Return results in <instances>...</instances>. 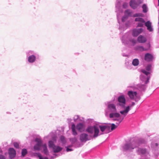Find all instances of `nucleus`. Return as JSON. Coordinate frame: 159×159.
<instances>
[{
	"label": "nucleus",
	"instance_id": "nucleus-1",
	"mask_svg": "<svg viewBox=\"0 0 159 159\" xmlns=\"http://www.w3.org/2000/svg\"><path fill=\"white\" fill-rule=\"evenodd\" d=\"M107 110L110 113L109 117L111 118H116L114 120L118 121V124L120 123L123 120L124 117L127 115L130 110L129 106L126 107L124 110L120 111L118 110V106L116 103L112 101L108 102L107 104Z\"/></svg>",
	"mask_w": 159,
	"mask_h": 159
},
{
	"label": "nucleus",
	"instance_id": "nucleus-2",
	"mask_svg": "<svg viewBox=\"0 0 159 159\" xmlns=\"http://www.w3.org/2000/svg\"><path fill=\"white\" fill-rule=\"evenodd\" d=\"M99 129H100L101 131L104 132V133H108L110 132V127L107 125L89 126L86 129V131L89 134H93V137L96 138L102 134V133L99 134Z\"/></svg>",
	"mask_w": 159,
	"mask_h": 159
},
{
	"label": "nucleus",
	"instance_id": "nucleus-3",
	"mask_svg": "<svg viewBox=\"0 0 159 159\" xmlns=\"http://www.w3.org/2000/svg\"><path fill=\"white\" fill-rule=\"evenodd\" d=\"M146 143V141L144 139H140L138 143L135 141L131 140L122 146V150L124 151L131 152L138 146L143 144H145Z\"/></svg>",
	"mask_w": 159,
	"mask_h": 159
},
{
	"label": "nucleus",
	"instance_id": "nucleus-4",
	"mask_svg": "<svg viewBox=\"0 0 159 159\" xmlns=\"http://www.w3.org/2000/svg\"><path fill=\"white\" fill-rule=\"evenodd\" d=\"M46 138L49 139H51L48 141V147L52 149L54 152H58L62 150V148L59 146H56L54 144L56 141V136L54 133H50Z\"/></svg>",
	"mask_w": 159,
	"mask_h": 159
},
{
	"label": "nucleus",
	"instance_id": "nucleus-5",
	"mask_svg": "<svg viewBox=\"0 0 159 159\" xmlns=\"http://www.w3.org/2000/svg\"><path fill=\"white\" fill-rule=\"evenodd\" d=\"M152 69V65L148 64L146 67V70H141L142 73L140 76V79L144 84H146L149 82L150 77L151 71Z\"/></svg>",
	"mask_w": 159,
	"mask_h": 159
},
{
	"label": "nucleus",
	"instance_id": "nucleus-6",
	"mask_svg": "<svg viewBox=\"0 0 159 159\" xmlns=\"http://www.w3.org/2000/svg\"><path fill=\"white\" fill-rule=\"evenodd\" d=\"M35 141L36 143L33 148L34 151H39L42 149L43 152L45 154L47 155L48 154V152L46 143H43L42 140L39 138H36Z\"/></svg>",
	"mask_w": 159,
	"mask_h": 159
},
{
	"label": "nucleus",
	"instance_id": "nucleus-7",
	"mask_svg": "<svg viewBox=\"0 0 159 159\" xmlns=\"http://www.w3.org/2000/svg\"><path fill=\"white\" fill-rule=\"evenodd\" d=\"M27 62L28 63L32 64L35 63L38 59L39 54L34 50H29L26 52Z\"/></svg>",
	"mask_w": 159,
	"mask_h": 159
},
{
	"label": "nucleus",
	"instance_id": "nucleus-8",
	"mask_svg": "<svg viewBox=\"0 0 159 159\" xmlns=\"http://www.w3.org/2000/svg\"><path fill=\"white\" fill-rule=\"evenodd\" d=\"M122 43L125 45L129 46H134L137 42L136 40L131 37L129 33H127L124 35L121 38Z\"/></svg>",
	"mask_w": 159,
	"mask_h": 159
},
{
	"label": "nucleus",
	"instance_id": "nucleus-9",
	"mask_svg": "<svg viewBox=\"0 0 159 159\" xmlns=\"http://www.w3.org/2000/svg\"><path fill=\"white\" fill-rule=\"evenodd\" d=\"M124 13L125 15L122 19V23L121 24H120L119 27V29L121 31H124L126 30L127 28L130 25L129 22H126L125 24H124V23L127 20L128 17L131 16V10L129 9H127L125 11Z\"/></svg>",
	"mask_w": 159,
	"mask_h": 159
},
{
	"label": "nucleus",
	"instance_id": "nucleus-10",
	"mask_svg": "<svg viewBox=\"0 0 159 159\" xmlns=\"http://www.w3.org/2000/svg\"><path fill=\"white\" fill-rule=\"evenodd\" d=\"M85 127V126L84 123H78L76 126H75L74 123H72L71 125V129L72 134L75 136L77 135V133L76 130V129L78 131L80 132H82L84 130Z\"/></svg>",
	"mask_w": 159,
	"mask_h": 159
},
{
	"label": "nucleus",
	"instance_id": "nucleus-11",
	"mask_svg": "<svg viewBox=\"0 0 159 159\" xmlns=\"http://www.w3.org/2000/svg\"><path fill=\"white\" fill-rule=\"evenodd\" d=\"M127 94L131 99L136 102L138 101L140 99L139 93L136 91L130 90L128 91Z\"/></svg>",
	"mask_w": 159,
	"mask_h": 159
},
{
	"label": "nucleus",
	"instance_id": "nucleus-12",
	"mask_svg": "<svg viewBox=\"0 0 159 159\" xmlns=\"http://www.w3.org/2000/svg\"><path fill=\"white\" fill-rule=\"evenodd\" d=\"M121 3L120 0H116L115 4V11L117 13V16L118 18V21L119 23V19L121 14L123 13V11L120 9Z\"/></svg>",
	"mask_w": 159,
	"mask_h": 159
},
{
	"label": "nucleus",
	"instance_id": "nucleus-13",
	"mask_svg": "<svg viewBox=\"0 0 159 159\" xmlns=\"http://www.w3.org/2000/svg\"><path fill=\"white\" fill-rule=\"evenodd\" d=\"M151 147L153 154L156 156H157L159 153V144L155 142H152Z\"/></svg>",
	"mask_w": 159,
	"mask_h": 159
},
{
	"label": "nucleus",
	"instance_id": "nucleus-14",
	"mask_svg": "<svg viewBox=\"0 0 159 159\" xmlns=\"http://www.w3.org/2000/svg\"><path fill=\"white\" fill-rule=\"evenodd\" d=\"M118 102L116 103L117 105L120 106L122 108L125 107L126 99L124 95L119 96L117 98Z\"/></svg>",
	"mask_w": 159,
	"mask_h": 159
},
{
	"label": "nucleus",
	"instance_id": "nucleus-15",
	"mask_svg": "<svg viewBox=\"0 0 159 159\" xmlns=\"http://www.w3.org/2000/svg\"><path fill=\"white\" fill-rule=\"evenodd\" d=\"M142 2L141 0H131L129 2V5L132 9H135Z\"/></svg>",
	"mask_w": 159,
	"mask_h": 159
},
{
	"label": "nucleus",
	"instance_id": "nucleus-16",
	"mask_svg": "<svg viewBox=\"0 0 159 159\" xmlns=\"http://www.w3.org/2000/svg\"><path fill=\"white\" fill-rule=\"evenodd\" d=\"M137 153L148 157L150 156L149 151L145 148H138L137 151Z\"/></svg>",
	"mask_w": 159,
	"mask_h": 159
},
{
	"label": "nucleus",
	"instance_id": "nucleus-17",
	"mask_svg": "<svg viewBox=\"0 0 159 159\" xmlns=\"http://www.w3.org/2000/svg\"><path fill=\"white\" fill-rule=\"evenodd\" d=\"M134 21L136 22H138L136 25L137 27H142L145 23V21L143 18L140 17H138L135 18Z\"/></svg>",
	"mask_w": 159,
	"mask_h": 159
},
{
	"label": "nucleus",
	"instance_id": "nucleus-18",
	"mask_svg": "<svg viewBox=\"0 0 159 159\" xmlns=\"http://www.w3.org/2000/svg\"><path fill=\"white\" fill-rule=\"evenodd\" d=\"M148 48H144L143 46L140 45H137L134 47V49L137 51H147L149 50L150 48V44L147 45Z\"/></svg>",
	"mask_w": 159,
	"mask_h": 159
},
{
	"label": "nucleus",
	"instance_id": "nucleus-19",
	"mask_svg": "<svg viewBox=\"0 0 159 159\" xmlns=\"http://www.w3.org/2000/svg\"><path fill=\"white\" fill-rule=\"evenodd\" d=\"M8 153L10 159L14 158L16 156V150L13 148H10L8 149Z\"/></svg>",
	"mask_w": 159,
	"mask_h": 159
},
{
	"label": "nucleus",
	"instance_id": "nucleus-20",
	"mask_svg": "<svg viewBox=\"0 0 159 159\" xmlns=\"http://www.w3.org/2000/svg\"><path fill=\"white\" fill-rule=\"evenodd\" d=\"M143 31V29L142 28L135 29L132 31V35L136 37L141 33Z\"/></svg>",
	"mask_w": 159,
	"mask_h": 159
},
{
	"label": "nucleus",
	"instance_id": "nucleus-21",
	"mask_svg": "<svg viewBox=\"0 0 159 159\" xmlns=\"http://www.w3.org/2000/svg\"><path fill=\"white\" fill-rule=\"evenodd\" d=\"M154 59L153 56L149 53H147L144 56V59L147 62H150L153 61Z\"/></svg>",
	"mask_w": 159,
	"mask_h": 159
},
{
	"label": "nucleus",
	"instance_id": "nucleus-22",
	"mask_svg": "<svg viewBox=\"0 0 159 159\" xmlns=\"http://www.w3.org/2000/svg\"><path fill=\"white\" fill-rule=\"evenodd\" d=\"M145 25L147 27V30L149 32H152L153 31V29L152 25V23L149 20L147 21L145 23Z\"/></svg>",
	"mask_w": 159,
	"mask_h": 159
},
{
	"label": "nucleus",
	"instance_id": "nucleus-23",
	"mask_svg": "<svg viewBox=\"0 0 159 159\" xmlns=\"http://www.w3.org/2000/svg\"><path fill=\"white\" fill-rule=\"evenodd\" d=\"M145 25L147 27V30L149 32H152L153 31V29L152 25V23L149 20L147 21L145 23Z\"/></svg>",
	"mask_w": 159,
	"mask_h": 159
},
{
	"label": "nucleus",
	"instance_id": "nucleus-24",
	"mask_svg": "<svg viewBox=\"0 0 159 159\" xmlns=\"http://www.w3.org/2000/svg\"><path fill=\"white\" fill-rule=\"evenodd\" d=\"M80 139L82 142H85L89 140L88 135L85 133H82L80 135Z\"/></svg>",
	"mask_w": 159,
	"mask_h": 159
},
{
	"label": "nucleus",
	"instance_id": "nucleus-25",
	"mask_svg": "<svg viewBox=\"0 0 159 159\" xmlns=\"http://www.w3.org/2000/svg\"><path fill=\"white\" fill-rule=\"evenodd\" d=\"M138 41L140 43H144L147 41V39L145 37L140 35L138 38Z\"/></svg>",
	"mask_w": 159,
	"mask_h": 159
},
{
	"label": "nucleus",
	"instance_id": "nucleus-26",
	"mask_svg": "<svg viewBox=\"0 0 159 159\" xmlns=\"http://www.w3.org/2000/svg\"><path fill=\"white\" fill-rule=\"evenodd\" d=\"M137 89L140 91L144 90L146 86L144 84H139L137 85Z\"/></svg>",
	"mask_w": 159,
	"mask_h": 159
},
{
	"label": "nucleus",
	"instance_id": "nucleus-27",
	"mask_svg": "<svg viewBox=\"0 0 159 159\" xmlns=\"http://www.w3.org/2000/svg\"><path fill=\"white\" fill-rule=\"evenodd\" d=\"M139 60L137 58L134 59L132 61V65L134 66H136L139 64Z\"/></svg>",
	"mask_w": 159,
	"mask_h": 159
},
{
	"label": "nucleus",
	"instance_id": "nucleus-28",
	"mask_svg": "<svg viewBox=\"0 0 159 159\" xmlns=\"http://www.w3.org/2000/svg\"><path fill=\"white\" fill-rule=\"evenodd\" d=\"M118 122L116 123V124H117V125H118L119 124H118V121H117ZM108 126H109L110 127V132H111V131L115 129L117 127V126L116 125L114 124H110L109 125H107Z\"/></svg>",
	"mask_w": 159,
	"mask_h": 159
},
{
	"label": "nucleus",
	"instance_id": "nucleus-29",
	"mask_svg": "<svg viewBox=\"0 0 159 159\" xmlns=\"http://www.w3.org/2000/svg\"><path fill=\"white\" fill-rule=\"evenodd\" d=\"M125 66L129 70H132L133 69L132 65L129 63L128 62L125 63Z\"/></svg>",
	"mask_w": 159,
	"mask_h": 159
},
{
	"label": "nucleus",
	"instance_id": "nucleus-30",
	"mask_svg": "<svg viewBox=\"0 0 159 159\" xmlns=\"http://www.w3.org/2000/svg\"><path fill=\"white\" fill-rule=\"evenodd\" d=\"M143 11L144 13H146L148 10V8L147 5L146 4H143L142 7Z\"/></svg>",
	"mask_w": 159,
	"mask_h": 159
},
{
	"label": "nucleus",
	"instance_id": "nucleus-31",
	"mask_svg": "<svg viewBox=\"0 0 159 159\" xmlns=\"http://www.w3.org/2000/svg\"><path fill=\"white\" fill-rule=\"evenodd\" d=\"M73 119L75 122H77L80 120V116L78 115H75L74 116Z\"/></svg>",
	"mask_w": 159,
	"mask_h": 159
},
{
	"label": "nucleus",
	"instance_id": "nucleus-32",
	"mask_svg": "<svg viewBox=\"0 0 159 159\" xmlns=\"http://www.w3.org/2000/svg\"><path fill=\"white\" fill-rule=\"evenodd\" d=\"M27 153V151L26 149H23L22 150L21 156L24 157Z\"/></svg>",
	"mask_w": 159,
	"mask_h": 159
},
{
	"label": "nucleus",
	"instance_id": "nucleus-33",
	"mask_svg": "<svg viewBox=\"0 0 159 159\" xmlns=\"http://www.w3.org/2000/svg\"><path fill=\"white\" fill-rule=\"evenodd\" d=\"M60 142L63 144L65 143L66 142V140L65 137L62 136H60Z\"/></svg>",
	"mask_w": 159,
	"mask_h": 159
},
{
	"label": "nucleus",
	"instance_id": "nucleus-34",
	"mask_svg": "<svg viewBox=\"0 0 159 159\" xmlns=\"http://www.w3.org/2000/svg\"><path fill=\"white\" fill-rule=\"evenodd\" d=\"M142 16H143V14L142 13H136V14H134L133 17H140Z\"/></svg>",
	"mask_w": 159,
	"mask_h": 159
},
{
	"label": "nucleus",
	"instance_id": "nucleus-35",
	"mask_svg": "<svg viewBox=\"0 0 159 159\" xmlns=\"http://www.w3.org/2000/svg\"><path fill=\"white\" fill-rule=\"evenodd\" d=\"M128 3L126 2H125L123 3V7L124 8H126L128 7Z\"/></svg>",
	"mask_w": 159,
	"mask_h": 159
},
{
	"label": "nucleus",
	"instance_id": "nucleus-36",
	"mask_svg": "<svg viewBox=\"0 0 159 159\" xmlns=\"http://www.w3.org/2000/svg\"><path fill=\"white\" fill-rule=\"evenodd\" d=\"M14 146L16 148H19V144L17 142H15L13 144Z\"/></svg>",
	"mask_w": 159,
	"mask_h": 159
},
{
	"label": "nucleus",
	"instance_id": "nucleus-37",
	"mask_svg": "<svg viewBox=\"0 0 159 159\" xmlns=\"http://www.w3.org/2000/svg\"><path fill=\"white\" fill-rule=\"evenodd\" d=\"M93 122V120L92 119H89L87 120V122L90 125H91Z\"/></svg>",
	"mask_w": 159,
	"mask_h": 159
},
{
	"label": "nucleus",
	"instance_id": "nucleus-38",
	"mask_svg": "<svg viewBox=\"0 0 159 159\" xmlns=\"http://www.w3.org/2000/svg\"><path fill=\"white\" fill-rule=\"evenodd\" d=\"M72 120L70 118H68L67 119V122L69 124H70L71 123V121Z\"/></svg>",
	"mask_w": 159,
	"mask_h": 159
},
{
	"label": "nucleus",
	"instance_id": "nucleus-39",
	"mask_svg": "<svg viewBox=\"0 0 159 159\" xmlns=\"http://www.w3.org/2000/svg\"><path fill=\"white\" fill-rule=\"evenodd\" d=\"M0 159H5L4 157L2 154H0Z\"/></svg>",
	"mask_w": 159,
	"mask_h": 159
},
{
	"label": "nucleus",
	"instance_id": "nucleus-40",
	"mask_svg": "<svg viewBox=\"0 0 159 159\" xmlns=\"http://www.w3.org/2000/svg\"><path fill=\"white\" fill-rule=\"evenodd\" d=\"M66 150L67 152H68L72 151V149L67 148H66Z\"/></svg>",
	"mask_w": 159,
	"mask_h": 159
},
{
	"label": "nucleus",
	"instance_id": "nucleus-41",
	"mask_svg": "<svg viewBox=\"0 0 159 159\" xmlns=\"http://www.w3.org/2000/svg\"><path fill=\"white\" fill-rule=\"evenodd\" d=\"M135 105V103L134 102H132L131 104V106H133Z\"/></svg>",
	"mask_w": 159,
	"mask_h": 159
},
{
	"label": "nucleus",
	"instance_id": "nucleus-42",
	"mask_svg": "<svg viewBox=\"0 0 159 159\" xmlns=\"http://www.w3.org/2000/svg\"><path fill=\"white\" fill-rule=\"evenodd\" d=\"M148 44H150L149 43H147V44H146V47L145 48H148V45H147Z\"/></svg>",
	"mask_w": 159,
	"mask_h": 159
},
{
	"label": "nucleus",
	"instance_id": "nucleus-43",
	"mask_svg": "<svg viewBox=\"0 0 159 159\" xmlns=\"http://www.w3.org/2000/svg\"><path fill=\"white\" fill-rule=\"evenodd\" d=\"M39 159H43L41 156H40L39 157Z\"/></svg>",
	"mask_w": 159,
	"mask_h": 159
},
{
	"label": "nucleus",
	"instance_id": "nucleus-44",
	"mask_svg": "<svg viewBox=\"0 0 159 159\" xmlns=\"http://www.w3.org/2000/svg\"><path fill=\"white\" fill-rule=\"evenodd\" d=\"M123 56H124V57H127V55H123Z\"/></svg>",
	"mask_w": 159,
	"mask_h": 159
},
{
	"label": "nucleus",
	"instance_id": "nucleus-45",
	"mask_svg": "<svg viewBox=\"0 0 159 159\" xmlns=\"http://www.w3.org/2000/svg\"><path fill=\"white\" fill-rule=\"evenodd\" d=\"M158 0V6H159V0Z\"/></svg>",
	"mask_w": 159,
	"mask_h": 159
},
{
	"label": "nucleus",
	"instance_id": "nucleus-46",
	"mask_svg": "<svg viewBox=\"0 0 159 159\" xmlns=\"http://www.w3.org/2000/svg\"><path fill=\"white\" fill-rule=\"evenodd\" d=\"M44 159H48V158H47V157H46Z\"/></svg>",
	"mask_w": 159,
	"mask_h": 159
}]
</instances>
